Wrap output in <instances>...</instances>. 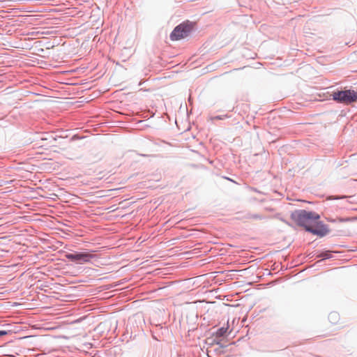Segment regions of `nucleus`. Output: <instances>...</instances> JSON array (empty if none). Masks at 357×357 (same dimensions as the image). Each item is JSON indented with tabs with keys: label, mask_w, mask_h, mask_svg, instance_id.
<instances>
[{
	"label": "nucleus",
	"mask_w": 357,
	"mask_h": 357,
	"mask_svg": "<svg viewBox=\"0 0 357 357\" xmlns=\"http://www.w3.org/2000/svg\"><path fill=\"white\" fill-rule=\"evenodd\" d=\"M291 217L298 226L304 227L307 231L314 235L322 237L329 231L327 226L319 221L320 215L316 212L298 210Z\"/></svg>",
	"instance_id": "nucleus-1"
},
{
	"label": "nucleus",
	"mask_w": 357,
	"mask_h": 357,
	"mask_svg": "<svg viewBox=\"0 0 357 357\" xmlns=\"http://www.w3.org/2000/svg\"><path fill=\"white\" fill-rule=\"evenodd\" d=\"M194 27V23L189 21L176 26L170 34L172 40H178L190 35Z\"/></svg>",
	"instance_id": "nucleus-2"
},
{
	"label": "nucleus",
	"mask_w": 357,
	"mask_h": 357,
	"mask_svg": "<svg viewBox=\"0 0 357 357\" xmlns=\"http://www.w3.org/2000/svg\"><path fill=\"white\" fill-rule=\"evenodd\" d=\"M333 99L341 103H351L357 101V92L353 90L338 91L333 93Z\"/></svg>",
	"instance_id": "nucleus-3"
},
{
	"label": "nucleus",
	"mask_w": 357,
	"mask_h": 357,
	"mask_svg": "<svg viewBox=\"0 0 357 357\" xmlns=\"http://www.w3.org/2000/svg\"><path fill=\"white\" fill-rule=\"evenodd\" d=\"M66 257L70 261L84 264L89 262L95 255L89 252H75L66 254Z\"/></svg>",
	"instance_id": "nucleus-4"
},
{
	"label": "nucleus",
	"mask_w": 357,
	"mask_h": 357,
	"mask_svg": "<svg viewBox=\"0 0 357 357\" xmlns=\"http://www.w3.org/2000/svg\"><path fill=\"white\" fill-rule=\"evenodd\" d=\"M227 327L222 326L218 329V331H216L217 337H224L226 335L227 330H228V323L227 324Z\"/></svg>",
	"instance_id": "nucleus-5"
},
{
	"label": "nucleus",
	"mask_w": 357,
	"mask_h": 357,
	"mask_svg": "<svg viewBox=\"0 0 357 357\" xmlns=\"http://www.w3.org/2000/svg\"><path fill=\"white\" fill-rule=\"evenodd\" d=\"M317 257L322 258L323 259H330L332 257V254L330 251H325L320 253Z\"/></svg>",
	"instance_id": "nucleus-6"
},
{
	"label": "nucleus",
	"mask_w": 357,
	"mask_h": 357,
	"mask_svg": "<svg viewBox=\"0 0 357 357\" xmlns=\"http://www.w3.org/2000/svg\"><path fill=\"white\" fill-rule=\"evenodd\" d=\"M248 217L251 219L254 220H264L266 218H269L270 217H266L260 214H250Z\"/></svg>",
	"instance_id": "nucleus-7"
},
{
	"label": "nucleus",
	"mask_w": 357,
	"mask_h": 357,
	"mask_svg": "<svg viewBox=\"0 0 357 357\" xmlns=\"http://www.w3.org/2000/svg\"><path fill=\"white\" fill-rule=\"evenodd\" d=\"M338 314L333 312L329 314L328 319L331 322L335 323L338 319Z\"/></svg>",
	"instance_id": "nucleus-8"
},
{
	"label": "nucleus",
	"mask_w": 357,
	"mask_h": 357,
	"mask_svg": "<svg viewBox=\"0 0 357 357\" xmlns=\"http://www.w3.org/2000/svg\"><path fill=\"white\" fill-rule=\"evenodd\" d=\"M356 219V218H339L337 219V221L339 222H350V221H352Z\"/></svg>",
	"instance_id": "nucleus-9"
},
{
	"label": "nucleus",
	"mask_w": 357,
	"mask_h": 357,
	"mask_svg": "<svg viewBox=\"0 0 357 357\" xmlns=\"http://www.w3.org/2000/svg\"><path fill=\"white\" fill-rule=\"evenodd\" d=\"M226 118H228V116L226 114V115H218V116H215L213 118V119H218V120H223Z\"/></svg>",
	"instance_id": "nucleus-10"
},
{
	"label": "nucleus",
	"mask_w": 357,
	"mask_h": 357,
	"mask_svg": "<svg viewBox=\"0 0 357 357\" xmlns=\"http://www.w3.org/2000/svg\"><path fill=\"white\" fill-rule=\"evenodd\" d=\"M348 183H349V185L355 187L356 184H357V180L351 179V180L349 181Z\"/></svg>",
	"instance_id": "nucleus-11"
},
{
	"label": "nucleus",
	"mask_w": 357,
	"mask_h": 357,
	"mask_svg": "<svg viewBox=\"0 0 357 357\" xmlns=\"http://www.w3.org/2000/svg\"><path fill=\"white\" fill-rule=\"evenodd\" d=\"M274 218H278V219H279V220H280L281 221H282V222H284L287 223V221H286V220H284L282 218H280V214H276V215H274Z\"/></svg>",
	"instance_id": "nucleus-12"
},
{
	"label": "nucleus",
	"mask_w": 357,
	"mask_h": 357,
	"mask_svg": "<svg viewBox=\"0 0 357 357\" xmlns=\"http://www.w3.org/2000/svg\"><path fill=\"white\" fill-rule=\"evenodd\" d=\"M7 334V332L5 331H0V337L3 336Z\"/></svg>",
	"instance_id": "nucleus-13"
},
{
	"label": "nucleus",
	"mask_w": 357,
	"mask_h": 357,
	"mask_svg": "<svg viewBox=\"0 0 357 357\" xmlns=\"http://www.w3.org/2000/svg\"><path fill=\"white\" fill-rule=\"evenodd\" d=\"M264 209H265L266 211H270V212H271V211H274V210H273V208H268V207L265 208Z\"/></svg>",
	"instance_id": "nucleus-14"
},
{
	"label": "nucleus",
	"mask_w": 357,
	"mask_h": 357,
	"mask_svg": "<svg viewBox=\"0 0 357 357\" xmlns=\"http://www.w3.org/2000/svg\"><path fill=\"white\" fill-rule=\"evenodd\" d=\"M347 197L346 196H343V197H337L336 199H342V198H345Z\"/></svg>",
	"instance_id": "nucleus-15"
},
{
	"label": "nucleus",
	"mask_w": 357,
	"mask_h": 357,
	"mask_svg": "<svg viewBox=\"0 0 357 357\" xmlns=\"http://www.w3.org/2000/svg\"><path fill=\"white\" fill-rule=\"evenodd\" d=\"M211 352L210 350H207V354H208V356H209V353Z\"/></svg>",
	"instance_id": "nucleus-16"
}]
</instances>
